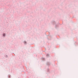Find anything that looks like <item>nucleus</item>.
I'll return each instance as SVG.
<instances>
[{
	"label": "nucleus",
	"instance_id": "f257e3e1",
	"mask_svg": "<svg viewBox=\"0 0 78 78\" xmlns=\"http://www.w3.org/2000/svg\"><path fill=\"white\" fill-rule=\"evenodd\" d=\"M3 36H5V34H3Z\"/></svg>",
	"mask_w": 78,
	"mask_h": 78
},
{
	"label": "nucleus",
	"instance_id": "f03ea898",
	"mask_svg": "<svg viewBox=\"0 0 78 78\" xmlns=\"http://www.w3.org/2000/svg\"><path fill=\"white\" fill-rule=\"evenodd\" d=\"M26 42H25V43H26Z\"/></svg>",
	"mask_w": 78,
	"mask_h": 78
}]
</instances>
